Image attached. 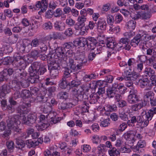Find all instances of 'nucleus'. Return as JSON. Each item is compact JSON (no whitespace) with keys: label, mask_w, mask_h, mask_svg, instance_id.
<instances>
[{"label":"nucleus","mask_w":156,"mask_h":156,"mask_svg":"<svg viewBox=\"0 0 156 156\" xmlns=\"http://www.w3.org/2000/svg\"><path fill=\"white\" fill-rule=\"evenodd\" d=\"M145 113L142 116H134L131 115L129 119L127 122V124L129 126H134L136 122L142 124L144 123V127L147 126L152 120L154 115L156 114V107H153L145 112Z\"/></svg>","instance_id":"obj_1"},{"label":"nucleus","mask_w":156,"mask_h":156,"mask_svg":"<svg viewBox=\"0 0 156 156\" xmlns=\"http://www.w3.org/2000/svg\"><path fill=\"white\" fill-rule=\"evenodd\" d=\"M14 63L17 69L15 70V73L13 74V79L19 81L26 79V78H27V73L24 70V69L26 66L25 61L23 60L19 62L15 61Z\"/></svg>","instance_id":"obj_2"},{"label":"nucleus","mask_w":156,"mask_h":156,"mask_svg":"<svg viewBox=\"0 0 156 156\" xmlns=\"http://www.w3.org/2000/svg\"><path fill=\"white\" fill-rule=\"evenodd\" d=\"M20 118L19 115L9 117L6 121L8 129H12L14 132L17 133H21V129L18 126L21 123Z\"/></svg>","instance_id":"obj_3"},{"label":"nucleus","mask_w":156,"mask_h":156,"mask_svg":"<svg viewBox=\"0 0 156 156\" xmlns=\"http://www.w3.org/2000/svg\"><path fill=\"white\" fill-rule=\"evenodd\" d=\"M148 36L144 32L137 34L131 40L130 44L133 47H136L138 45L139 43L141 41L140 45L142 46V48H143L144 47V44H146L145 41L149 39Z\"/></svg>","instance_id":"obj_4"},{"label":"nucleus","mask_w":156,"mask_h":156,"mask_svg":"<svg viewBox=\"0 0 156 156\" xmlns=\"http://www.w3.org/2000/svg\"><path fill=\"white\" fill-rule=\"evenodd\" d=\"M77 61H75V59L69 58L68 62H67V66L64 67V72L66 73L72 75L71 73L73 71H74L77 69H80L81 67L79 66V64L78 63L76 64Z\"/></svg>","instance_id":"obj_5"},{"label":"nucleus","mask_w":156,"mask_h":156,"mask_svg":"<svg viewBox=\"0 0 156 156\" xmlns=\"http://www.w3.org/2000/svg\"><path fill=\"white\" fill-rule=\"evenodd\" d=\"M74 59L79 64V66L81 67L85 65L87 62V59L86 58L84 52H78L74 55Z\"/></svg>","instance_id":"obj_6"},{"label":"nucleus","mask_w":156,"mask_h":156,"mask_svg":"<svg viewBox=\"0 0 156 156\" xmlns=\"http://www.w3.org/2000/svg\"><path fill=\"white\" fill-rule=\"evenodd\" d=\"M21 119L23 123L31 126L35 122L37 119V115L35 113L30 114L27 115V117L24 116Z\"/></svg>","instance_id":"obj_7"},{"label":"nucleus","mask_w":156,"mask_h":156,"mask_svg":"<svg viewBox=\"0 0 156 156\" xmlns=\"http://www.w3.org/2000/svg\"><path fill=\"white\" fill-rule=\"evenodd\" d=\"M14 66V67L13 68L5 69L3 70L2 74L1 73L0 77V82L7 80L10 75L15 73V70L17 69V68L15 67V65Z\"/></svg>","instance_id":"obj_8"},{"label":"nucleus","mask_w":156,"mask_h":156,"mask_svg":"<svg viewBox=\"0 0 156 156\" xmlns=\"http://www.w3.org/2000/svg\"><path fill=\"white\" fill-rule=\"evenodd\" d=\"M73 94L74 96L73 98L75 99V104H76L79 101H81L82 100L83 102L85 100H87L88 98L86 94H83L82 92L77 90H73Z\"/></svg>","instance_id":"obj_9"},{"label":"nucleus","mask_w":156,"mask_h":156,"mask_svg":"<svg viewBox=\"0 0 156 156\" xmlns=\"http://www.w3.org/2000/svg\"><path fill=\"white\" fill-rule=\"evenodd\" d=\"M71 76L64 72V75L58 83L59 86L61 89H65L68 86H70V83L67 81V79Z\"/></svg>","instance_id":"obj_10"},{"label":"nucleus","mask_w":156,"mask_h":156,"mask_svg":"<svg viewBox=\"0 0 156 156\" xmlns=\"http://www.w3.org/2000/svg\"><path fill=\"white\" fill-rule=\"evenodd\" d=\"M105 43L108 48L112 50H113L115 48H116V49H119L120 47H122V45H120V43H117L112 38H108Z\"/></svg>","instance_id":"obj_11"},{"label":"nucleus","mask_w":156,"mask_h":156,"mask_svg":"<svg viewBox=\"0 0 156 156\" xmlns=\"http://www.w3.org/2000/svg\"><path fill=\"white\" fill-rule=\"evenodd\" d=\"M23 59H21L20 57H16L15 58L14 60L12 59V57L9 56L6 57L2 60V62L3 65H9L10 64L13 63V65L14 66L15 65L14 62L16 61L18 62H19Z\"/></svg>","instance_id":"obj_12"},{"label":"nucleus","mask_w":156,"mask_h":156,"mask_svg":"<svg viewBox=\"0 0 156 156\" xmlns=\"http://www.w3.org/2000/svg\"><path fill=\"white\" fill-rule=\"evenodd\" d=\"M56 57L57 59L65 61L66 57L65 50H64L62 47L54 51Z\"/></svg>","instance_id":"obj_13"},{"label":"nucleus","mask_w":156,"mask_h":156,"mask_svg":"<svg viewBox=\"0 0 156 156\" xmlns=\"http://www.w3.org/2000/svg\"><path fill=\"white\" fill-rule=\"evenodd\" d=\"M9 84L11 88L14 90H19L21 89L20 83L16 80L14 79L10 81Z\"/></svg>","instance_id":"obj_14"},{"label":"nucleus","mask_w":156,"mask_h":156,"mask_svg":"<svg viewBox=\"0 0 156 156\" xmlns=\"http://www.w3.org/2000/svg\"><path fill=\"white\" fill-rule=\"evenodd\" d=\"M140 86L141 88H144L148 86V87L146 88L144 90L145 91L147 90H150L151 88V86H150V81L147 78H143L139 80Z\"/></svg>","instance_id":"obj_15"},{"label":"nucleus","mask_w":156,"mask_h":156,"mask_svg":"<svg viewBox=\"0 0 156 156\" xmlns=\"http://www.w3.org/2000/svg\"><path fill=\"white\" fill-rule=\"evenodd\" d=\"M96 26L98 31H104L106 30L107 26L106 22L103 19H99Z\"/></svg>","instance_id":"obj_16"},{"label":"nucleus","mask_w":156,"mask_h":156,"mask_svg":"<svg viewBox=\"0 0 156 156\" xmlns=\"http://www.w3.org/2000/svg\"><path fill=\"white\" fill-rule=\"evenodd\" d=\"M98 44L97 40L94 37H88L87 38L88 48L91 50H94Z\"/></svg>","instance_id":"obj_17"},{"label":"nucleus","mask_w":156,"mask_h":156,"mask_svg":"<svg viewBox=\"0 0 156 156\" xmlns=\"http://www.w3.org/2000/svg\"><path fill=\"white\" fill-rule=\"evenodd\" d=\"M126 76L125 79L126 80H135L138 77V74L136 73H132L127 70L125 71Z\"/></svg>","instance_id":"obj_18"},{"label":"nucleus","mask_w":156,"mask_h":156,"mask_svg":"<svg viewBox=\"0 0 156 156\" xmlns=\"http://www.w3.org/2000/svg\"><path fill=\"white\" fill-rule=\"evenodd\" d=\"M85 24L80 23L79 22L76 23L75 25V28L76 30H80V34L82 35L84 34L85 33V29H88V28L87 26H85Z\"/></svg>","instance_id":"obj_19"},{"label":"nucleus","mask_w":156,"mask_h":156,"mask_svg":"<svg viewBox=\"0 0 156 156\" xmlns=\"http://www.w3.org/2000/svg\"><path fill=\"white\" fill-rule=\"evenodd\" d=\"M74 106L73 103L62 102L59 104L58 105V108L62 111L66 110L68 109L72 108Z\"/></svg>","instance_id":"obj_20"},{"label":"nucleus","mask_w":156,"mask_h":156,"mask_svg":"<svg viewBox=\"0 0 156 156\" xmlns=\"http://www.w3.org/2000/svg\"><path fill=\"white\" fill-rule=\"evenodd\" d=\"M74 43H76L78 45L81 47H83L86 45L87 44V38H86L84 37H81L79 38L76 39L73 41Z\"/></svg>","instance_id":"obj_21"},{"label":"nucleus","mask_w":156,"mask_h":156,"mask_svg":"<svg viewBox=\"0 0 156 156\" xmlns=\"http://www.w3.org/2000/svg\"><path fill=\"white\" fill-rule=\"evenodd\" d=\"M30 77L29 78V82L31 83H36L39 81V76L36 74L37 72H30Z\"/></svg>","instance_id":"obj_22"},{"label":"nucleus","mask_w":156,"mask_h":156,"mask_svg":"<svg viewBox=\"0 0 156 156\" xmlns=\"http://www.w3.org/2000/svg\"><path fill=\"white\" fill-rule=\"evenodd\" d=\"M146 145V143L144 140H140L138 142L137 145L133 146L132 149L135 152L138 151L139 152V149L144 147Z\"/></svg>","instance_id":"obj_23"},{"label":"nucleus","mask_w":156,"mask_h":156,"mask_svg":"<svg viewBox=\"0 0 156 156\" xmlns=\"http://www.w3.org/2000/svg\"><path fill=\"white\" fill-rule=\"evenodd\" d=\"M78 74L77 72L73 73V76L74 77V79L70 83V86H71L73 87H76L81 84V81L77 79Z\"/></svg>","instance_id":"obj_24"},{"label":"nucleus","mask_w":156,"mask_h":156,"mask_svg":"<svg viewBox=\"0 0 156 156\" xmlns=\"http://www.w3.org/2000/svg\"><path fill=\"white\" fill-rule=\"evenodd\" d=\"M65 24L64 23L60 21H56L54 23V27L55 30L62 31L65 29Z\"/></svg>","instance_id":"obj_25"},{"label":"nucleus","mask_w":156,"mask_h":156,"mask_svg":"<svg viewBox=\"0 0 156 156\" xmlns=\"http://www.w3.org/2000/svg\"><path fill=\"white\" fill-rule=\"evenodd\" d=\"M27 108L25 107V106H23L22 105H20L17 108L16 112L20 113V115L19 116L21 119L23 116H25L24 114L27 113Z\"/></svg>","instance_id":"obj_26"},{"label":"nucleus","mask_w":156,"mask_h":156,"mask_svg":"<svg viewBox=\"0 0 156 156\" xmlns=\"http://www.w3.org/2000/svg\"><path fill=\"white\" fill-rule=\"evenodd\" d=\"M2 108L4 110H7L9 113H12L13 111V108L12 107H10L8 105H7L6 101L5 100H2L1 102Z\"/></svg>","instance_id":"obj_27"},{"label":"nucleus","mask_w":156,"mask_h":156,"mask_svg":"<svg viewBox=\"0 0 156 156\" xmlns=\"http://www.w3.org/2000/svg\"><path fill=\"white\" fill-rule=\"evenodd\" d=\"M43 111L44 113L48 114L49 117L52 115H55L56 114L55 112H52V108L51 107L47 105L45 106L43 108Z\"/></svg>","instance_id":"obj_28"},{"label":"nucleus","mask_w":156,"mask_h":156,"mask_svg":"<svg viewBox=\"0 0 156 156\" xmlns=\"http://www.w3.org/2000/svg\"><path fill=\"white\" fill-rule=\"evenodd\" d=\"M117 108L116 105L115 104L108 105L104 108V110L106 111L105 114L107 115L109 114V112L115 111Z\"/></svg>","instance_id":"obj_29"},{"label":"nucleus","mask_w":156,"mask_h":156,"mask_svg":"<svg viewBox=\"0 0 156 156\" xmlns=\"http://www.w3.org/2000/svg\"><path fill=\"white\" fill-rule=\"evenodd\" d=\"M41 65L40 62H33L29 68V72H34L35 71L36 72V71L40 68Z\"/></svg>","instance_id":"obj_30"},{"label":"nucleus","mask_w":156,"mask_h":156,"mask_svg":"<svg viewBox=\"0 0 156 156\" xmlns=\"http://www.w3.org/2000/svg\"><path fill=\"white\" fill-rule=\"evenodd\" d=\"M119 117L122 120L126 121L128 119V115L126 113L124 108H120L119 111Z\"/></svg>","instance_id":"obj_31"},{"label":"nucleus","mask_w":156,"mask_h":156,"mask_svg":"<svg viewBox=\"0 0 156 156\" xmlns=\"http://www.w3.org/2000/svg\"><path fill=\"white\" fill-rule=\"evenodd\" d=\"M154 95V93L153 92L150 90H147L146 91L144 90V98L145 100H146L147 101L149 102V100H150V98H151Z\"/></svg>","instance_id":"obj_32"},{"label":"nucleus","mask_w":156,"mask_h":156,"mask_svg":"<svg viewBox=\"0 0 156 156\" xmlns=\"http://www.w3.org/2000/svg\"><path fill=\"white\" fill-rule=\"evenodd\" d=\"M69 94L66 91H61L57 95V97L59 99L66 100L68 98Z\"/></svg>","instance_id":"obj_33"},{"label":"nucleus","mask_w":156,"mask_h":156,"mask_svg":"<svg viewBox=\"0 0 156 156\" xmlns=\"http://www.w3.org/2000/svg\"><path fill=\"white\" fill-rule=\"evenodd\" d=\"M89 102L91 104H94L96 103L98 101V99L99 98V96L97 94L93 93L90 96Z\"/></svg>","instance_id":"obj_34"},{"label":"nucleus","mask_w":156,"mask_h":156,"mask_svg":"<svg viewBox=\"0 0 156 156\" xmlns=\"http://www.w3.org/2000/svg\"><path fill=\"white\" fill-rule=\"evenodd\" d=\"M144 73L146 76L151 77L154 74H155V71L151 67H146L144 71Z\"/></svg>","instance_id":"obj_35"},{"label":"nucleus","mask_w":156,"mask_h":156,"mask_svg":"<svg viewBox=\"0 0 156 156\" xmlns=\"http://www.w3.org/2000/svg\"><path fill=\"white\" fill-rule=\"evenodd\" d=\"M138 96L128 95L127 98L128 102L130 104H135L139 101Z\"/></svg>","instance_id":"obj_36"},{"label":"nucleus","mask_w":156,"mask_h":156,"mask_svg":"<svg viewBox=\"0 0 156 156\" xmlns=\"http://www.w3.org/2000/svg\"><path fill=\"white\" fill-rule=\"evenodd\" d=\"M12 133L11 130L8 129L5 130L4 132L0 135V136L5 139V140H9L10 138V135Z\"/></svg>","instance_id":"obj_37"},{"label":"nucleus","mask_w":156,"mask_h":156,"mask_svg":"<svg viewBox=\"0 0 156 156\" xmlns=\"http://www.w3.org/2000/svg\"><path fill=\"white\" fill-rule=\"evenodd\" d=\"M6 145L8 151L10 153L13 152L14 149L15 144L12 140L8 141L6 143Z\"/></svg>","instance_id":"obj_38"},{"label":"nucleus","mask_w":156,"mask_h":156,"mask_svg":"<svg viewBox=\"0 0 156 156\" xmlns=\"http://www.w3.org/2000/svg\"><path fill=\"white\" fill-rule=\"evenodd\" d=\"M116 92L114 90H112L110 87H108L106 89V95L107 96V98H108L109 99L113 98L115 95Z\"/></svg>","instance_id":"obj_39"},{"label":"nucleus","mask_w":156,"mask_h":156,"mask_svg":"<svg viewBox=\"0 0 156 156\" xmlns=\"http://www.w3.org/2000/svg\"><path fill=\"white\" fill-rule=\"evenodd\" d=\"M15 143L17 146L16 147L21 150H22L23 148H24L25 146L24 142L21 140L16 139Z\"/></svg>","instance_id":"obj_40"},{"label":"nucleus","mask_w":156,"mask_h":156,"mask_svg":"<svg viewBox=\"0 0 156 156\" xmlns=\"http://www.w3.org/2000/svg\"><path fill=\"white\" fill-rule=\"evenodd\" d=\"M50 126V123L47 122H42V123L36 126L38 130L42 131L47 128Z\"/></svg>","instance_id":"obj_41"},{"label":"nucleus","mask_w":156,"mask_h":156,"mask_svg":"<svg viewBox=\"0 0 156 156\" xmlns=\"http://www.w3.org/2000/svg\"><path fill=\"white\" fill-rule=\"evenodd\" d=\"M37 96L36 98L38 102L44 103H45L48 101V98L45 97L41 94H39Z\"/></svg>","instance_id":"obj_42"},{"label":"nucleus","mask_w":156,"mask_h":156,"mask_svg":"<svg viewBox=\"0 0 156 156\" xmlns=\"http://www.w3.org/2000/svg\"><path fill=\"white\" fill-rule=\"evenodd\" d=\"M47 66L42 65L36 71V74L39 75H42L47 71Z\"/></svg>","instance_id":"obj_43"},{"label":"nucleus","mask_w":156,"mask_h":156,"mask_svg":"<svg viewBox=\"0 0 156 156\" xmlns=\"http://www.w3.org/2000/svg\"><path fill=\"white\" fill-rule=\"evenodd\" d=\"M144 106L143 102H140L131 106V109L133 111H136L139 110Z\"/></svg>","instance_id":"obj_44"},{"label":"nucleus","mask_w":156,"mask_h":156,"mask_svg":"<svg viewBox=\"0 0 156 156\" xmlns=\"http://www.w3.org/2000/svg\"><path fill=\"white\" fill-rule=\"evenodd\" d=\"M26 144L28 148L34 147L38 145V143L37 141H33L31 140H27L26 141Z\"/></svg>","instance_id":"obj_45"},{"label":"nucleus","mask_w":156,"mask_h":156,"mask_svg":"<svg viewBox=\"0 0 156 156\" xmlns=\"http://www.w3.org/2000/svg\"><path fill=\"white\" fill-rule=\"evenodd\" d=\"M109 154L110 156H119L120 152L118 151H117L116 149L113 147L112 149L109 150L108 151Z\"/></svg>","instance_id":"obj_46"},{"label":"nucleus","mask_w":156,"mask_h":156,"mask_svg":"<svg viewBox=\"0 0 156 156\" xmlns=\"http://www.w3.org/2000/svg\"><path fill=\"white\" fill-rule=\"evenodd\" d=\"M0 88L5 95L11 91L10 88H11L9 85H8L7 84H4L1 86Z\"/></svg>","instance_id":"obj_47"},{"label":"nucleus","mask_w":156,"mask_h":156,"mask_svg":"<svg viewBox=\"0 0 156 156\" xmlns=\"http://www.w3.org/2000/svg\"><path fill=\"white\" fill-rule=\"evenodd\" d=\"M136 25V22L134 20H130L127 23V26L128 29L132 30L135 29Z\"/></svg>","instance_id":"obj_48"},{"label":"nucleus","mask_w":156,"mask_h":156,"mask_svg":"<svg viewBox=\"0 0 156 156\" xmlns=\"http://www.w3.org/2000/svg\"><path fill=\"white\" fill-rule=\"evenodd\" d=\"M48 70H60L61 68L58 63H55L51 65H48Z\"/></svg>","instance_id":"obj_49"},{"label":"nucleus","mask_w":156,"mask_h":156,"mask_svg":"<svg viewBox=\"0 0 156 156\" xmlns=\"http://www.w3.org/2000/svg\"><path fill=\"white\" fill-rule=\"evenodd\" d=\"M20 93L21 98H26L30 97V92L29 90L24 89Z\"/></svg>","instance_id":"obj_50"},{"label":"nucleus","mask_w":156,"mask_h":156,"mask_svg":"<svg viewBox=\"0 0 156 156\" xmlns=\"http://www.w3.org/2000/svg\"><path fill=\"white\" fill-rule=\"evenodd\" d=\"M20 83L21 86L23 88H27L29 86V81L28 80V78H26V79L21 80L19 81Z\"/></svg>","instance_id":"obj_51"},{"label":"nucleus","mask_w":156,"mask_h":156,"mask_svg":"<svg viewBox=\"0 0 156 156\" xmlns=\"http://www.w3.org/2000/svg\"><path fill=\"white\" fill-rule=\"evenodd\" d=\"M41 10L44 12L46 11L47 9L48 6V0H42L41 2Z\"/></svg>","instance_id":"obj_52"},{"label":"nucleus","mask_w":156,"mask_h":156,"mask_svg":"<svg viewBox=\"0 0 156 156\" xmlns=\"http://www.w3.org/2000/svg\"><path fill=\"white\" fill-rule=\"evenodd\" d=\"M127 123L123 122L119 126L116 133L118 134L119 132H121L124 131L127 127Z\"/></svg>","instance_id":"obj_53"},{"label":"nucleus","mask_w":156,"mask_h":156,"mask_svg":"<svg viewBox=\"0 0 156 156\" xmlns=\"http://www.w3.org/2000/svg\"><path fill=\"white\" fill-rule=\"evenodd\" d=\"M74 44L71 42H66L65 43L62 45V48L65 50V49H71L74 48Z\"/></svg>","instance_id":"obj_54"},{"label":"nucleus","mask_w":156,"mask_h":156,"mask_svg":"<svg viewBox=\"0 0 156 156\" xmlns=\"http://www.w3.org/2000/svg\"><path fill=\"white\" fill-rule=\"evenodd\" d=\"M56 114L55 115H53L54 116H51L50 118L51 120L50 121L51 124H55L60 121L61 120V118L56 116Z\"/></svg>","instance_id":"obj_55"},{"label":"nucleus","mask_w":156,"mask_h":156,"mask_svg":"<svg viewBox=\"0 0 156 156\" xmlns=\"http://www.w3.org/2000/svg\"><path fill=\"white\" fill-rule=\"evenodd\" d=\"M50 10L51 12L52 13L53 15L56 17H60L62 14V11L60 8H58L55 11L52 12Z\"/></svg>","instance_id":"obj_56"},{"label":"nucleus","mask_w":156,"mask_h":156,"mask_svg":"<svg viewBox=\"0 0 156 156\" xmlns=\"http://www.w3.org/2000/svg\"><path fill=\"white\" fill-rule=\"evenodd\" d=\"M3 53L6 54H9L11 53L13 51L12 47L9 45H5L4 46V49H3Z\"/></svg>","instance_id":"obj_57"},{"label":"nucleus","mask_w":156,"mask_h":156,"mask_svg":"<svg viewBox=\"0 0 156 156\" xmlns=\"http://www.w3.org/2000/svg\"><path fill=\"white\" fill-rule=\"evenodd\" d=\"M40 52V51L39 50H33L31 52V56L34 58L37 59L39 57Z\"/></svg>","instance_id":"obj_58"},{"label":"nucleus","mask_w":156,"mask_h":156,"mask_svg":"<svg viewBox=\"0 0 156 156\" xmlns=\"http://www.w3.org/2000/svg\"><path fill=\"white\" fill-rule=\"evenodd\" d=\"M30 95H37L39 93V89L36 87H31L30 88Z\"/></svg>","instance_id":"obj_59"},{"label":"nucleus","mask_w":156,"mask_h":156,"mask_svg":"<svg viewBox=\"0 0 156 156\" xmlns=\"http://www.w3.org/2000/svg\"><path fill=\"white\" fill-rule=\"evenodd\" d=\"M100 52L96 53V51H94V52H91L89 53L88 56V60L89 62L92 61L95 58L97 54H99Z\"/></svg>","instance_id":"obj_60"},{"label":"nucleus","mask_w":156,"mask_h":156,"mask_svg":"<svg viewBox=\"0 0 156 156\" xmlns=\"http://www.w3.org/2000/svg\"><path fill=\"white\" fill-rule=\"evenodd\" d=\"M82 103L83 104V105H84L81 107L82 111L83 112H88L89 108V104L87 103L86 101H84L83 102H82Z\"/></svg>","instance_id":"obj_61"},{"label":"nucleus","mask_w":156,"mask_h":156,"mask_svg":"<svg viewBox=\"0 0 156 156\" xmlns=\"http://www.w3.org/2000/svg\"><path fill=\"white\" fill-rule=\"evenodd\" d=\"M44 82L45 84L46 85H52L56 84L53 81L52 79L50 77L46 78L44 80Z\"/></svg>","instance_id":"obj_62"},{"label":"nucleus","mask_w":156,"mask_h":156,"mask_svg":"<svg viewBox=\"0 0 156 156\" xmlns=\"http://www.w3.org/2000/svg\"><path fill=\"white\" fill-rule=\"evenodd\" d=\"M43 28L45 30H50L53 27L52 24L50 21L44 23L43 25Z\"/></svg>","instance_id":"obj_63"},{"label":"nucleus","mask_w":156,"mask_h":156,"mask_svg":"<svg viewBox=\"0 0 156 156\" xmlns=\"http://www.w3.org/2000/svg\"><path fill=\"white\" fill-rule=\"evenodd\" d=\"M40 40L37 38L33 39L31 43L30 44L32 47H36L38 46L40 44Z\"/></svg>","instance_id":"obj_64"}]
</instances>
